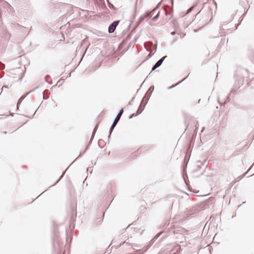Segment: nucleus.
I'll list each match as a JSON object with an SVG mask.
<instances>
[{
	"label": "nucleus",
	"instance_id": "nucleus-1",
	"mask_svg": "<svg viewBox=\"0 0 254 254\" xmlns=\"http://www.w3.org/2000/svg\"><path fill=\"white\" fill-rule=\"evenodd\" d=\"M124 113V110L123 109H121L119 112L118 113V114H117V116L116 117L111 127V128H110V134H109V138H110V135L113 130V129H114L115 127H116V126L117 125V123H118V122L119 121L120 118H121V117L122 116V114H123Z\"/></svg>",
	"mask_w": 254,
	"mask_h": 254
},
{
	"label": "nucleus",
	"instance_id": "nucleus-2",
	"mask_svg": "<svg viewBox=\"0 0 254 254\" xmlns=\"http://www.w3.org/2000/svg\"><path fill=\"white\" fill-rule=\"evenodd\" d=\"M153 90H154L153 86L150 87V88L148 89V91L146 93L145 96L143 98L142 101V103L144 102V105H146L147 104V102L149 100Z\"/></svg>",
	"mask_w": 254,
	"mask_h": 254
},
{
	"label": "nucleus",
	"instance_id": "nucleus-3",
	"mask_svg": "<svg viewBox=\"0 0 254 254\" xmlns=\"http://www.w3.org/2000/svg\"><path fill=\"white\" fill-rule=\"evenodd\" d=\"M119 23V21H114L111 25H110L108 28V32L109 33H112L115 31Z\"/></svg>",
	"mask_w": 254,
	"mask_h": 254
},
{
	"label": "nucleus",
	"instance_id": "nucleus-4",
	"mask_svg": "<svg viewBox=\"0 0 254 254\" xmlns=\"http://www.w3.org/2000/svg\"><path fill=\"white\" fill-rule=\"evenodd\" d=\"M167 56H164L160 59L152 67V70H154L155 69L159 67L163 62L164 60L167 58Z\"/></svg>",
	"mask_w": 254,
	"mask_h": 254
},
{
	"label": "nucleus",
	"instance_id": "nucleus-5",
	"mask_svg": "<svg viewBox=\"0 0 254 254\" xmlns=\"http://www.w3.org/2000/svg\"><path fill=\"white\" fill-rule=\"evenodd\" d=\"M244 80H236L234 85V88L238 89L240 88L241 86L244 84Z\"/></svg>",
	"mask_w": 254,
	"mask_h": 254
},
{
	"label": "nucleus",
	"instance_id": "nucleus-6",
	"mask_svg": "<svg viewBox=\"0 0 254 254\" xmlns=\"http://www.w3.org/2000/svg\"><path fill=\"white\" fill-rule=\"evenodd\" d=\"M145 106V105H144V102L142 103V101H141L140 105L136 112V114H140L143 111Z\"/></svg>",
	"mask_w": 254,
	"mask_h": 254
},
{
	"label": "nucleus",
	"instance_id": "nucleus-7",
	"mask_svg": "<svg viewBox=\"0 0 254 254\" xmlns=\"http://www.w3.org/2000/svg\"><path fill=\"white\" fill-rule=\"evenodd\" d=\"M33 90L30 91V92H28L26 95L21 96L19 99L18 100L17 103V109H18L19 105L22 102V101L26 97L27 95H28L30 93L32 92Z\"/></svg>",
	"mask_w": 254,
	"mask_h": 254
},
{
	"label": "nucleus",
	"instance_id": "nucleus-8",
	"mask_svg": "<svg viewBox=\"0 0 254 254\" xmlns=\"http://www.w3.org/2000/svg\"><path fill=\"white\" fill-rule=\"evenodd\" d=\"M149 45L150 46H151V45H152V43H145V44H144L145 47V48H146L148 52H150V53L149 54V55H148V56H147V59H149V58H150L152 57V55L151 53L152 52V50H150V49H148V48L146 47V45Z\"/></svg>",
	"mask_w": 254,
	"mask_h": 254
},
{
	"label": "nucleus",
	"instance_id": "nucleus-9",
	"mask_svg": "<svg viewBox=\"0 0 254 254\" xmlns=\"http://www.w3.org/2000/svg\"><path fill=\"white\" fill-rule=\"evenodd\" d=\"M151 12H146V14L144 16H141L139 18V21H142L145 17L149 16Z\"/></svg>",
	"mask_w": 254,
	"mask_h": 254
},
{
	"label": "nucleus",
	"instance_id": "nucleus-10",
	"mask_svg": "<svg viewBox=\"0 0 254 254\" xmlns=\"http://www.w3.org/2000/svg\"><path fill=\"white\" fill-rule=\"evenodd\" d=\"M183 81V80H181V81H180V82H178L177 84H175V85H172V86H171L168 87V89H171V88H173V87H175V86H177V85L179 84L181 82V81Z\"/></svg>",
	"mask_w": 254,
	"mask_h": 254
},
{
	"label": "nucleus",
	"instance_id": "nucleus-11",
	"mask_svg": "<svg viewBox=\"0 0 254 254\" xmlns=\"http://www.w3.org/2000/svg\"><path fill=\"white\" fill-rule=\"evenodd\" d=\"M236 90L237 89L236 88L232 89L229 93V96H230L231 94H235L236 92Z\"/></svg>",
	"mask_w": 254,
	"mask_h": 254
},
{
	"label": "nucleus",
	"instance_id": "nucleus-12",
	"mask_svg": "<svg viewBox=\"0 0 254 254\" xmlns=\"http://www.w3.org/2000/svg\"><path fill=\"white\" fill-rule=\"evenodd\" d=\"M66 171V169H65V170L63 172V173H62V175L61 176V177H60V178L59 179V180H58V181H57L55 183V184H56L57 182H58L60 181V179H61V178L64 176V173H65V171Z\"/></svg>",
	"mask_w": 254,
	"mask_h": 254
},
{
	"label": "nucleus",
	"instance_id": "nucleus-13",
	"mask_svg": "<svg viewBox=\"0 0 254 254\" xmlns=\"http://www.w3.org/2000/svg\"><path fill=\"white\" fill-rule=\"evenodd\" d=\"M4 66H5L4 64L0 62V69L2 70V69H4Z\"/></svg>",
	"mask_w": 254,
	"mask_h": 254
},
{
	"label": "nucleus",
	"instance_id": "nucleus-14",
	"mask_svg": "<svg viewBox=\"0 0 254 254\" xmlns=\"http://www.w3.org/2000/svg\"><path fill=\"white\" fill-rule=\"evenodd\" d=\"M194 8V6H192L191 7H190L188 10V12H187V13H190Z\"/></svg>",
	"mask_w": 254,
	"mask_h": 254
},
{
	"label": "nucleus",
	"instance_id": "nucleus-15",
	"mask_svg": "<svg viewBox=\"0 0 254 254\" xmlns=\"http://www.w3.org/2000/svg\"><path fill=\"white\" fill-rule=\"evenodd\" d=\"M229 101H230V96H229V95L227 97L226 99V100H225V103L228 102H229Z\"/></svg>",
	"mask_w": 254,
	"mask_h": 254
},
{
	"label": "nucleus",
	"instance_id": "nucleus-16",
	"mask_svg": "<svg viewBox=\"0 0 254 254\" xmlns=\"http://www.w3.org/2000/svg\"><path fill=\"white\" fill-rule=\"evenodd\" d=\"M158 16H159V13H158L157 14L152 18V19L153 20H155L158 18Z\"/></svg>",
	"mask_w": 254,
	"mask_h": 254
},
{
	"label": "nucleus",
	"instance_id": "nucleus-17",
	"mask_svg": "<svg viewBox=\"0 0 254 254\" xmlns=\"http://www.w3.org/2000/svg\"><path fill=\"white\" fill-rule=\"evenodd\" d=\"M137 115H138V114H136H136H133L129 116V119H131V118H132L133 117L136 116Z\"/></svg>",
	"mask_w": 254,
	"mask_h": 254
},
{
	"label": "nucleus",
	"instance_id": "nucleus-18",
	"mask_svg": "<svg viewBox=\"0 0 254 254\" xmlns=\"http://www.w3.org/2000/svg\"><path fill=\"white\" fill-rule=\"evenodd\" d=\"M90 167H88L87 168V171L88 172L89 171L90 173H92V170L91 169V170H90Z\"/></svg>",
	"mask_w": 254,
	"mask_h": 254
},
{
	"label": "nucleus",
	"instance_id": "nucleus-19",
	"mask_svg": "<svg viewBox=\"0 0 254 254\" xmlns=\"http://www.w3.org/2000/svg\"><path fill=\"white\" fill-rule=\"evenodd\" d=\"M96 127H95L93 132V133H92V137H93L94 135V134L95 133V131H96Z\"/></svg>",
	"mask_w": 254,
	"mask_h": 254
},
{
	"label": "nucleus",
	"instance_id": "nucleus-20",
	"mask_svg": "<svg viewBox=\"0 0 254 254\" xmlns=\"http://www.w3.org/2000/svg\"><path fill=\"white\" fill-rule=\"evenodd\" d=\"M134 97H133V98H132V99H131V101H130V102H129V105H131V103H132V101H133V100H134Z\"/></svg>",
	"mask_w": 254,
	"mask_h": 254
},
{
	"label": "nucleus",
	"instance_id": "nucleus-21",
	"mask_svg": "<svg viewBox=\"0 0 254 254\" xmlns=\"http://www.w3.org/2000/svg\"><path fill=\"white\" fill-rule=\"evenodd\" d=\"M169 223L167 224V222H166V223L164 224L163 227H167L169 225Z\"/></svg>",
	"mask_w": 254,
	"mask_h": 254
},
{
	"label": "nucleus",
	"instance_id": "nucleus-22",
	"mask_svg": "<svg viewBox=\"0 0 254 254\" xmlns=\"http://www.w3.org/2000/svg\"><path fill=\"white\" fill-rule=\"evenodd\" d=\"M17 71L18 72H21V70L20 69V68H17Z\"/></svg>",
	"mask_w": 254,
	"mask_h": 254
},
{
	"label": "nucleus",
	"instance_id": "nucleus-23",
	"mask_svg": "<svg viewBox=\"0 0 254 254\" xmlns=\"http://www.w3.org/2000/svg\"><path fill=\"white\" fill-rule=\"evenodd\" d=\"M46 81H47V82H48L49 84H52L53 83L51 82V81H48L49 80H46Z\"/></svg>",
	"mask_w": 254,
	"mask_h": 254
},
{
	"label": "nucleus",
	"instance_id": "nucleus-24",
	"mask_svg": "<svg viewBox=\"0 0 254 254\" xmlns=\"http://www.w3.org/2000/svg\"><path fill=\"white\" fill-rule=\"evenodd\" d=\"M175 34V32H172L171 33V35H174Z\"/></svg>",
	"mask_w": 254,
	"mask_h": 254
},
{
	"label": "nucleus",
	"instance_id": "nucleus-25",
	"mask_svg": "<svg viewBox=\"0 0 254 254\" xmlns=\"http://www.w3.org/2000/svg\"><path fill=\"white\" fill-rule=\"evenodd\" d=\"M36 111L34 113V114L32 115V117L31 118H32L33 116L36 114Z\"/></svg>",
	"mask_w": 254,
	"mask_h": 254
},
{
	"label": "nucleus",
	"instance_id": "nucleus-26",
	"mask_svg": "<svg viewBox=\"0 0 254 254\" xmlns=\"http://www.w3.org/2000/svg\"><path fill=\"white\" fill-rule=\"evenodd\" d=\"M154 50H155V52H156V46H155V47Z\"/></svg>",
	"mask_w": 254,
	"mask_h": 254
},
{
	"label": "nucleus",
	"instance_id": "nucleus-27",
	"mask_svg": "<svg viewBox=\"0 0 254 254\" xmlns=\"http://www.w3.org/2000/svg\"><path fill=\"white\" fill-rule=\"evenodd\" d=\"M161 233H158L157 235V236H159L160 235Z\"/></svg>",
	"mask_w": 254,
	"mask_h": 254
},
{
	"label": "nucleus",
	"instance_id": "nucleus-28",
	"mask_svg": "<svg viewBox=\"0 0 254 254\" xmlns=\"http://www.w3.org/2000/svg\"><path fill=\"white\" fill-rule=\"evenodd\" d=\"M60 82V80H59V81L57 83V85H58V83Z\"/></svg>",
	"mask_w": 254,
	"mask_h": 254
},
{
	"label": "nucleus",
	"instance_id": "nucleus-29",
	"mask_svg": "<svg viewBox=\"0 0 254 254\" xmlns=\"http://www.w3.org/2000/svg\"><path fill=\"white\" fill-rule=\"evenodd\" d=\"M48 77H49V75H47V76H46V78H48Z\"/></svg>",
	"mask_w": 254,
	"mask_h": 254
},
{
	"label": "nucleus",
	"instance_id": "nucleus-30",
	"mask_svg": "<svg viewBox=\"0 0 254 254\" xmlns=\"http://www.w3.org/2000/svg\"><path fill=\"white\" fill-rule=\"evenodd\" d=\"M186 78H187V77H185L183 79L185 80Z\"/></svg>",
	"mask_w": 254,
	"mask_h": 254
},
{
	"label": "nucleus",
	"instance_id": "nucleus-31",
	"mask_svg": "<svg viewBox=\"0 0 254 254\" xmlns=\"http://www.w3.org/2000/svg\"><path fill=\"white\" fill-rule=\"evenodd\" d=\"M62 83L60 84L58 86L60 87Z\"/></svg>",
	"mask_w": 254,
	"mask_h": 254
},
{
	"label": "nucleus",
	"instance_id": "nucleus-32",
	"mask_svg": "<svg viewBox=\"0 0 254 254\" xmlns=\"http://www.w3.org/2000/svg\"><path fill=\"white\" fill-rule=\"evenodd\" d=\"M3 87H6V86H3L2 88H3Z\"/></svg>",
	"mask_w": 254,
	"mask_h": 254
},
{
	"label": "nucleus",
	"instance_id": "nucleus-33",
	"mask_svg": "<svg viewBox=\"0 0 254 254\" xmlns=\"http://www.w3.org/2000/svg\"><path fill=\"white\" fill-rule=\"evenodd\" d=\"M3 133H4V134H6V132H4Z\"/></svg>",
	"mask_w": 254,
	"mask_h": 254
}]
</instances>
